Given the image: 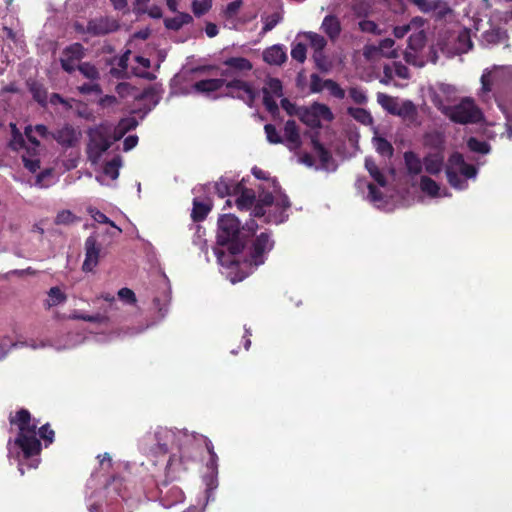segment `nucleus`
Instances as JSON below:
<instances>
[{
  "instance_id": "f257e3e1",
  "label": "nucleus",
  "mask_w": 512,
  "mask_h": 512,
  "mask_svg": "<svg viewBox=\"0 0 512 512\" xmlns=\"http://www.w3.org/2000/svg\"><path fill=\"white\" fill-rule=\"evenodd\" d=\"M204 445L208 454L207 473L203 476L206 487V503L214 500V491L218 487V456L214 451L212 442L205 436L189 433L186 429H170L157 427L153 432L146 433L139 441L140 449L154 455L171 456L167 462L170 469L176 458H189L191 450Z\"/></svg>"
},
{
  "instance_id": "f03ea898",
  "label": "nucleus",
  "mask_w": 512,
  "mask_h": 512,
  "mask_svg": "<svg viewBox=\"0 0 512 512\" xmlns=\"http://www.w3.org/2000/svg\"><path fill=\"white\" fill-rule=\"evenodd\" d=\"M89 336L76 333L62 338H45L39 342L30 340L25 345L32 349L52 347L56 350L71 349L83 343L88 338H93L96 342L106 343L115 339L132 337L144 332L149 325H143L141 322H89Z\"/></svg>"
},
{
  "instance_id": "7ed1b4c3",
  "label": "nucleus",
  "mask_w": 512,
  "mask_h": 512,
  "mask_svg": "<svg viewBox=\"0 0 512 512\" xmlns=\"http://www.w3.org/2000/svg\"><path fill=\"white\" fill-rule=\"evenodd\" d=\"M11 422L17 424L19 433L13 442H8L9 456L15 455L18 457L22 453L27 461V466L29 468H36L39 464V459H31V457L38 455L41 450V444L36 433L37 423L31 421L30 413L27 410L18 411Z\"/></svg>"
},
{
  "instance_id": "20e7f679",
  "label": "nucleus",
  "mask_w": 512,
  "mask_h": 512,
  "mask_svg": "<svg viewBox=\"0 0 512 512\" xmlns=\"http://www.w3.org/2000/svg\"><path fill=\"white\" fill-rule=\"evenodd\" d=\"M257 223L251 219L240 228L239 220L232 214H225L219 218L217 243L220 246H227L232 255L242 251L247 239L257 230Z\"/></svg>"
},
{
  "instance_id": "39448f33",
  "label": "nucleus",
  "mask_w": 512,
  "mask_h": 512,
  "mask_svg": "<svg viewBox=\"0 0 512 512\" xmlns=\"http://www.w3.org/2000/svg\"><path fill=\"white\" fill-rule=\"evenodd\" d=\"M437 108L452 122L458 124L477 123L482 119V112L471 98H463L456 105H444L435 101Z\"/></svg>"
},
{
  "instance_id": "423d86ee",
  "label": "nucleus",
  "mask_w": 512,
  "mask_h": 512,
  "mask_svg": "<svg viewBox=\"0 0 512 512\" xmlns=\"http://www.w3.org/2000/svg\"><path fill=\"white\" fill-rule=\"evenodd\" d=\"M89 138L87 153L92 163H97L102 154L111 147L114 141L118 140V137L112 136L111 129L105 126L92 129L89 132Z\"/></svg>"
},
{
  "instance_id": "0eeeda50",
  "label": "nucleus",
  "mask_w": 512,
  "mask_h": 512,
  "mask_svg": "<svg viewBox=\"0 0 512 512\" xmlns=\"http://www.w3.org/2000/svg\"><path fill=\"white\" fill-rule=\"evenodd\" d=\"M225 88L228 96L242 100L249 107H253L256 98L259 96V91L250 82L242 78L225 79Z\"/></svg>"
},
{
  "instance_id": "6e6552de",
  "label": "nucleus",
  "mask_w": 512,
  "mask_h": 512,
  "mask_svg": "<svg viewBox=\"0 0 512 512\" xmlns=\"http://www.w3.org/2000/svg\"><path fill=\"white\" fill-rule=\"evenodd\" d=\"M253 68L250 60L244 57H230L223 61L220 68L222 79L242 78L247 75Z\"/></svg>"
},
{
  "instance_id": "1a4fd4ad",
  "label": "nucleus",
  "mask_w": 512,
  "mask_h": 512,
  "mask_svg": "<svg viewBox=\"0 0 512 512\" xmlns=\"http://www.w3.org/2000/svg\"><path fill=\"white\" fill-rule=\"evenodd\" d=\"M119 25L116 20L109 17H99L88 21L87 26L83 29L92 36H102L111 32L116 31ZM78 31H82L80 26H77Z\"/></svg>"
},
{
  "instance_id": "9d476101",
  "label": "nucleus",
  "mask_w": 512,
  "mask_h": 512,
  "mask_svg": "<svg viewBox=\"0 0 512 512\" xmlns=\"http://www.w3.org/2000/svg\"><path fill=\"white\" fill-rule=\"evenodd\" d=\"M85 56V48L80 43H74L66 47L60 58L61 67L64 71L72 73L76 70V63Z\"/></svg>"
},
{
  "instance_id": "9b49d317",
  "label": "nucleus",
  "mask_w": 512,
  "mask_h": 512,
  "mask_svg": "<svg viewBox=\"0 0 512 512\" xmlns=\"http://www.w3.org/2000/svg\"><path fill=\"white\" fill-rule=\"evenodd\" d=\"M85 260L82 269L85 272H91L98 265L101 256V245L97 242L95 235H90L85 240Z\"/></svg>"
},
{
  "instance_id": "f8f14e48",
  "label": "nucleus",
  "mask_w": 512,
  "mask_h": 512,
  "mask_svg": "<svg viewBox=\"0 0 512 512\" xmlns=\"http://www.w3.org/2000/svg\"><path fill=\"white\" fill-rule=\"evenodd\" d=\"M510 70L509 66H497L494 65L490 69H485L481 76V93L480 95L484 97L488 95L493 88L495 83H498L502 80L503 75Z\"/></svg>"
},
{
  "instance_id": "ddd939ff",
  "label": "nucleus",
  "mask_w": 512,
  "mask_h": 512,
  "mask_svg": "<svg viewBox=\"0 0 512 512\" xmlns=\"http://www.w3.org/2000/svg\"><path fill=\"white\" fill-rule=\"evenodd\" d=\"M274 242L268 233H261L253 244L250 256L251 264L259 266L264 263V254L272 250Z\"/></svg>"
},
{
  "instance_id": "4468645a",
  "label": "nucleus",
  "mask_w": 512,
  "mask_h": 512,
  "mask_svg": "<svg viewBox=\"0 0 512 512\" xmlns=\"http://www.w3.org/2000/svg\"><path fill=\"white\" fill-rule=\"evenodd\" d=\"M450 169L460 172L466 178H474L477 174L475 166L467 164L462 154L458 152L453 153L448 159L446 171Z\"/></svg>"
},
{
  "instance_id": "2eb2a0df",
  "label": "nucleus",
  "mask_w": 512,
  "mask_h": 512,
  "mask_svg": "<svg viewBox=\"0 0 512 512\" xmlns=\"http://www.w3.org/2000/svg\"><path fill=\"white\" fill-rule=\"evenodd\" d=\"M284 144L290 151H297L302 145L298 126L294 120H288L284 125Z\"/></svg>"
},
{
  "instance_id": "dca6fc26",
  "label": "nucleus",
  "mask_w": 512,
  "mask_h": 512,
  "mask_svg": "<svg viewBox=\"0 0 512 512\" xmlns=\"http://www.w3.org/2000/svg\"><path fill=\"white\" fill-rule=\"evenodd\" d=\"M78 132L70 125H64L51 134L60 145L72 147L78 141Z\"/></svg>"
},
{
  "instance_id": "f3484780",
  "label": "nucleus",
  "mask_w": 512,
  "mask_h": 512,
  "mask_svg": "<svg viewBox=\"0 0 512 512\" xmlns=\"http://www.w3.org/2000/svg\"><path fill=\"white\" fill-rule=\"evenodd\" d=\"M444 165V155L441 152L428 153L423 158V167L428 174H439Z\"/></svg>"
},
{
  "instance_id": "a211bd4d",
  "label": "nucleus",
  "mask_w": 512,
  "mask_h": 512,
  "mask_svg": "<svg viewBox=\"0 0 512 512\" xmlns=\"http://www.w3.org/2000/svg\"><path fill=\"white\" fill-rule=\"evenodd\" d=\"M263 59L270 65H281L286 59V51L281 45H273L263 52Z\"/></svg>"
},
{
  "instance_id": "6ab92c4d",
  "label": "nucleus",
  "mask_w": 512,
  "mask_h": 512,
  "mask_svg": "<svg viewBox=\"0 0 512 512\" xmlns=\"http://www.w3.org/2000/svg\"><path fill=\"white\" fill-rule=\"evenodd\" d=\"M404 162L407 173L410 176L419 175L423 170V160L413 151H406L404 153Z\"/></svg>"
},
{
  "instance_id": "aec40b11",
  "label": "nucleus",
  "mask_w": 512,
  "mask_h": 512,
  "mask_svg": "<svg viewBox=\"0 0 512 512\" xmlns=\"http://www.w3.org/2000/svg\"><path fill=\"white\" fill-rule=\"evenodd\" d=\"M223 86H225V79L213 78L197 81L194 83L193 88L200 93H210L219 90Z\"/></svg>"
},
{
  "instance_id": "412c9836",
  "label": "nucleus",
  "mask_w": 512,
  "mask_h": 512,
  "mask_svg": "<svg viewBox=\"0 0 512 512\" xmlns=\"http://www.w3.org/2000/svg\"><path fill=\"white\" fill-rule=\"evenodd\" d=\"M417 115V108L411 100L401 101L396 116H399L410 123H415Z\"/></svg>"
},
{
  "instance_id": "4be33fe9",
  "label": "nucleus",
  "mask_w": 512,
  "mask_h": 512,
  "mask_svg": "<svg viewBox=\"0 0 512 512\" xmlns=\"http://www.w3.org/2000/svg\"><path fill=\"white\" fill-rule=\"evenodd\" d=\"M321 28L331 39L337 38L341 32L340 22L334 15H327L323 19Z\"/></svg>"
},
{
  "instance_id": "5701e85b",
  "label": "nucleus",
  "mask_w": 512,
  "mask_h": 512,
  "mask_svg": "<svg viewBox=\"0 0 512 512\" xmlns=\"http://www.w3.org/2000/svg\"><path fill=\"white\" fill-rule=\"evenodd\" d=\"M377 102L381 105V107L384 110H386L388 113L392 115L397 114L399 105L401 104V101H399L397 98L382 92H379L377 94Z\"/></svg>"
},
{
  "instance_id": "b1692460",
  "label": "nucleus",
  "mask_w": 512,
  "mask_h": 512,
  "mask_svg": "<svg viewBox=\"0 0 512 512\" xmlns=\"http://www.w3.org/2000/svg\"><path fill=\"white\" fill-rule=\"evenodd\" d=\"M394 40L386 38L380 41L378 46H372L369 50L379 51V54L383 57L394 59L398 57V52L394 49Z\"/></svg>"
},
{
  "instance_id": "393cba45",
  "label": "nucleus",
  "mask_w": 512,
  "mask_h": 512,
  "mask_svg": "<svg viewBox=\"0 0 512 512\" xmlns=\"http://www.w3.org/2000/svg\"><path fill=\"white\" fill-rule=\"evenodd\" d=\"M193 18L188 13H179L173 18H166L164 20L165 27L171 30H179L182 26L192 22Z\"/></svg>"
},
{
  "instance_id": "a878e982",
  "label": "nucleus",
  "mask_w": 512,
  "mask_h": 512,
  "mask_svg": "<svg viewBox=\"0 0 512 512\" xmlns=\"http://www.w3.org/2000/svg\"><path fill=\"white\" fill-rule=\"evenodd\" d=\"M116 92L122 98H125L128 96H133L134 98H144L152 92V89H148L140 94V93H137V90L133 86H131L129 83L122 82L116 86Z\"/></svg>"
},
{
  "instance_id": "bb28decb",
  "label": "nucleus",
  "mask_w": 512,
  "mask_h": 512,
  "mask_svg": "<svg viewBox=\"0 0 512 512\" xmlns=\"http://www.w3.org/2000/svg\"><path fill=\"white\" fill-rule=\"evenodd\" d=\"M375 150L382 156L390 158L393 155L394 148L392 144L381 136H374L372 139Z\"/></svg>"
},
{
  "instance_id": "cd10ccee",
  "label": "nucleus",
  "mask_w": 512,
  "mask_h": 512,
  "mask_svg": "<svg viewBox=\"0 0 512 512\" xmlns=\"http://www.w3.org/2000/svg\"><path fill=\"white\" fill-rule=\"evenodd\" d=\"M420 189L431 197H440V186L430 177L421 176Z\"/></svg>"
},
{
  "instance_id": "c85d7f7f",
  "label": "nucleus",
  "mask_w": 512,
  "mask_h": 512,
  "mask_svg": "<svg viewBox=\"0 0 512 512\" xmlns=\"http://www.w3.org/2000/svg\"><path fill=\"white\" fill-rule=\"evenodd\" d=\"M211 210V203L209 201H199L197 199L193 202L192 218L194 221H202L209 211Z\"/></svg>"
},
{
  "instance_id": "c756f323",
  "label": "nucleus",
  "mask_w": 512,
  "mask_h": 512,
  "mask_svg": "<svg viewBox=\"0 0 512 512\" xmlns=\"http://www.w3.org/2000/svg\"><path fill=\"white\" fill-rule=\"evenodd\" d=\"M347 112L353 119L363 125H371L373 123L372 115L364 108L349 107Z\"/></svg>"
},
{
  "instance_id": "7c9ffc66",
  "label": "nucleus",
  "mask_w": 512,
  "mask_h": 512,
  "mask_svg": "<svg viewBox=\"0 0 512 512\" xmlns=\"http://www.w3.org/2000/svg\"><path fill=\"white\" fill-rule=\"evenodd\" d=\"M255 202V193L252 190L244 189L236 199V206L240 210L250 209Z\"/></svg>"
},
{
  "instance_id": "2f4dec72",
  "label": "nucleus",
  "mask_w": 512,
  "mask_h": 512,
  "mask_svg": "<svg viewBox=\"0 0 512 512\" xmlns=\"http://www.w3.org/2000/svg\"><path fill=\"white\" fill-rule=\"evenodd\" d=\"M298 118L303 123L312 128L320 127L319 119L316 117V114L314 113L312 106L302 107L300 109Z\"/></svg>"
},
{
  "instance_id": "473e14b6",
  "label": "nucleus",
  "mask_w": 512,
  "mask_h": 512,
  "mask_svg": "<svg viewBox=\"0 0 512 512\" xmlns=\"http://www.w3.org/2000/svg\"><path fill=\"white\" fill-rule=\"evenodd\" d=\"M263 95H270L272 97L282 96V84L279 79L269 78L263 87Z\"/></svg>"
},
{
  "instance_id": "72a5a7b5",
  "label": "nucleus",
  "mask_w": 512,
  "mask_h": 512,
  "mask_svg": "<svg viewBox=\"0 0 512 512\" xmlns=\"http://www.w3.org/2000/svg\"><path fill=\"white\" fill-rule=\"evenodd\" d=\"M29 90L32 93L33 98L40 105L44 106L46 104L48 93H47L46 88L42 84H40L38 82H32L29 85Z\"/></svg>"
},
{
  "instance_id": "f704fd0d",
  "label": "nucleus",
  "mask_w": 512,
  "mask_h": 512,
  "mask_svg": "<svg viewBox=\"0 0 512 512\" xmlns=\"http://www.w3.org/2000/svg\"><path fill=\"white\" fill-rule=\"evenodd\" d=\"M304 35L308 39L311 48L314 50V53L323 51L327 45V41L320 34L314 32H306Z\"/></svg>"
},
{
  "instance_id": "c9c22d12",
  "label": "nucleus",
  "mask_w": 512,
  "mask_h": 512,
  "mask_svg": "<svg viewBox=\"0 0 512 512\" xmlns=\"http://www.w3.org/2000/svg\"><path fill=\"white\" fill-rule=\"evenodd\" d=\"M313 111L316 114V117L319 119V123L321 124V120L331 121L334 116L331 109L322 103L314 102L312 105Z\"/></svg>"
},
{
  "instance_id": "e433bc0d",
  "label": "nucleus",
  "mask_w": 512,
  "mask_h": 512,
  "mask_svg": "<svg viewBox=\"0 0 512 512\" xmlns=\"http://www.w3.org/2000/svg\"><path fill=\"white\" fill-rule=\"evenodd\" d=\"M137 125L138 122L134 117L122 119L115 129L114 134L118 139H120L125 133L136 128Z\"/></svg>"
},
{
  "instance_id": "4c0bfd02",
  "label": "nucleus",
  "mask_w": 512,
  "mask_h": 512,
  "mask_svg": "<svg viewBox=\"0 0 512 512\" xmlns=\"http://www.w3.org/2000/svg\"><path fill=\"white\" fill-rule=\"evenodd\" d=\"M79 72L87 79L96 81L100 77V73L95 65L89 62H83L77 66Z\"/></svg>"
},
{
  "instance_id": "58836bf2",
  "label": "nucleus",
  "mask_w": 512,
  "mask_h": 512,
  "mask_svg": "<svg viewBox=\"0 0 512 512\" xmlns=\"http://www.w3.org/2000/svg\"><path fill=\"white\" fill-rule=\"evenodd\" d=\"M121 166V158L114 157L111 161L107 162L104 166V174L112 180H116L119 176V168Z\"/></svg>"
},
{
  "instance_id": "ea45409f",
  "label": "nucleus",
  "mask_w": 512,
  "mask_h": 512,
  "mask_svg": "<svg viewBox=\"0 0 512 512\" xmlns=\"http://www.w3.org/2000/svg\"><path fill=\"white\" fill-rule=\"evenodd\" d=\"M426 41V36L423 31L412 34L408 39V49L414 52L421 50Z\"/></svg>"
},
{
  "instance_id": "a19ab883",
  "label": "nucleus",
  "mask_w": 512,
  "mask_h": 512,
  "mask_svg": "<svg viewBox=\"0 0 512 512\" xmlns=\"http://www.w3.org/2000/svg\"><path fill=\"white\" fill-rule=\"evenodd\" d=\"M446 175L448 182L452 187L458 190H463L467 187V182L461 177L460 172L450 169L446 171Z\"/></svg>"
},
{
  "instance_id": "79ce46f5",
  "label": "nucleus",
  "mask_w": 512,
  "mask_h": 512,
  "mask_svg": "<svg viewBox=\"0 0 512 512\" xmlns=\"http://www.w3.org/2000/svg\"><path fill=\"white\" fill-rule=\"evenodd\" d=\"M66 300V295L61 291L59 287H52L48 291L47 295V304L48 306H56L60 303H63Z\"/></svg>"
},
{
  "instance_id": "37998d69",
  "label": "nucleus",
  "mask_w": 512,
  "mask_h": 512,
  "mask_svg": "<svg viewBox=\"0 0 512 512\" xmlns=\"http://www.w3.org/2000/svg\"><path fill=\"white\" fill-rule=\"evenodd\" d=\"M88 213L89 215L98 223H103V224H109L110 226L114 227L115 229H117V231L120 233L122 230L116 226V224L111 221L105 214H103L102 212H100L98 209L94 208V207H89L88 208Z\"/></svg>"
},
{
  "instance_id": "c03bdc74",
  "label": "nucleus",
  "mask_w": 512,
  "mask_h": 512,
  "mask_svg": "<svg viewBox=\"0 0 512 512\" xmlns=\"http://www.w3.org/2000/svg\"><path fill=\"white\" fill-rule=\"evenodd\" d=\"M432 12H434L437 19H444L452 13V9L446 1L436 0Z\"/></svg>"
},
{
  "instance_id": "a18cd8bd",
  "label": "nucleus",
  "mask_w": 512,
  "mask_h": 512,
  "mask_svg": "<svg viewBox=\"0 0 512 512\" xmlns=\"http://www.w3.org/2000/svg\"><path fill=\"white\" fill-rule=\"evenodd\" d=\"M326 89L329 91L330 95L337 99L345 98V90L340 87V85L332 79H325Z\"/></svg>"
},
{
  "instance_id": "49530a36",
  "label": "nucleus",
  "mask_w": 512,
  "mask_h": 512,
  "mask_svg": "<svg viewBox=\"0 0 512 512\" xmlns=\"http://www.w3.org/2000/svg\"><path fill=\"white\" fill-rule=\"evenodd\" d=\"M458 47L457 50L461 53H465L472 48V41L468 30H463L458 35Z\"/></svg>"
},
{
  "instance_id": "de8ad7c7",
  "label": "nucleus",
  "mask_w": 512,
  "mask_h": 512,
  "mask_svg": "<svg viewBox=\"0 0 512 512\" xmlns=\"http://www.w3.org/2000/svg\"><path fill=\"white\" fill-rule=\"evenodd\" d=\"M266 138L271 144H281L284 142L283 137L279 134L276 127L272 124H266L264 126Z\"/></svg>"
},
{
  "instance_id": "09e8293b",
  "label": "nucleus",
  "mask_w": 512,
  "mask_h": 512,
  "mask_svg": "<svg viewBox=\"0 0 512 512\" xmlns=\"http://www.w3.org/2000/svg\"><path fill=\"white\" fill-rule=\"evenodd\" d=\"M349 97L354 103L359 105L366 104L368 101L365 90L360 87H351L349 89Z\"/></svg>"
},
{
  "instance_id": "8fccbe9b",
  "label": "nucleus",
  "mask_w": 512,
  "mask_h": 512,
  "mask_svg": "<svg viewBox=\"0 0 512 512\" xmlns=\"http://www.w3.org/2000/svg\"><path fill=\"white\" fill-rule=\"evenodd\" d=\"M212 3L210 0H194L192 2V11L196 16L204 15L211 8Z\"/></svg>"
},
{
  "instance_id": "3c124183",
  "label": "nucleus",
  "mask_w": 512,
  "mask_h": 512,
  "mask_svg": "<svg viewBox=\"0 0 512 512\" xmlns=\"http://www.w3.org/2000/svg\"><path fill=\"white\" fill-rule=\"evenodd\" d=\"M312 144H313V148L315 150V152L317 153L320 161L323 163V164H326L328 163V161L330 160L331 158V155L329 154V152L323 147V145L315 138L312 139Z\"/></svg>"
},
{
  "instance_id": "603ef678",
  "label": "nucleus",
  "mask_w": 512,
  "mask_h": 512,
  "mask_svg": "<svg viewBox=\"0 0 512 512\" xmlns=\"http://www.w3.org/2000/svg\"><path fill=\"white\" fill-rule=\"evenodd\" d=\"M468 147L470 150L482 154L489 152V145L484 141L477 140L476 138H470L468 140Z\"/></svg>"
},
{
  "instance_id": "864d4df0",
  "label": "nucleus",
  "mask_w": 512,
  "mask_h": 512,
  "mask_svg": "<svg viewBox=\"0 0 512 512\" xmlns=\"http://www.w3.org/2000/svg\"><path fill=\"white\" fill-rule=\"evenodd\" d=\"M359 29L362 32L371 33V34H375V35H380L382 33L381 30L379 29L378 25L374 21L366 20V19L361 20L359 22Z\"/></svg>"
},
{
  "instance_id": "5fc2aeb1",
  "label": "nucleus",
  "mask_w": 512,
  "mask_h": 512,
  "mask_svg": "<svg viewBox=\"0 0 512 512\" xmlns=\"http://www.w3.org/2000/svg\"><path fill=\"white\" fill-rule=\"evenodd\" d=\"M291 57L294 60L303 63L306 59V46L302 43L295 44L291 50Z\"/></svg>"
},
{
  "instance_id": "6e6d98bb",
  "label": "nucleus",
  "mask_w": 512,
  "mask_h": 512,
  "mask_svg": "<svg viewBox=\"0 0 512 512\" xmlns=\"http://www.w3.org/2000/svg\"><path fill=\"white\" fill-rule=\"evenodd\" d=\"M22 161L25 168L32 173H35L40 168V160L34 154L30 156L23 155Z\"/></svg>"
},
{
  "instance_id": "4d7b16f0",
  "label": "nucleus",
  "mask_w": 512,
  "mask_h": 512,
  "mask_svg": "<svg viewBox=\"0 0 512 512\" xmlns=\"http://www.w3.org/2000/svg\"><path fill=\"white\" fill-rule=\"evenodd\" d=\"M410 4L415 5L421 12H432L436 0H408Z\"/></svg>"
},
{
  "instance_id": "13d9d810",
  "label": "nucleus",
  "mask_w": 512,
  "mask_h": 512,
  "mask_svg": "<svg viewBox=\"0 0 512 512\" xmlns=\"http://www.w3.org/2000/svg\"><path fill=\"white\" fill-rule=\"evenodd\" d=\"M280 21L281 16L279 13H273L272 15L265 17L262 33H267L268 31H271Z\"/></svg>"
},
{
  "instance_id": "bf43d9fd",
  "label": "nucleus",
  "mask_w": 512,
  "mask_h": 512,
  "mask_svg": "<svg viewBox=\"0 0 512 512\" xmlns=\"http://www.w3.org/2000/svg\"><path fill=\"white\" fill-rule=\"evenodd\" d=\"M503 36L500 29H491L483 33V40L489 44L498 43Z\"/></svg>"
},
{
  "instance_id": "052dcab7",
  "label": "nucleus",
  "mask_w": 512,
  "mask_h": 512,
  "mask_svg": "<svg viewBox=\"0 0 512 512\" xmlns=\"http://www.w3.org/2000/svg\"><path fill=\"white\" fill-rule=\"evenodd\" d=\"M76 220L75 215L69 210H63L56 216L55 223L69 225Z\"/></svg>"
},
{
  "instance_id": "680f3d73",
  "label": "nucleus",
  "mask_w": 512,
  "mask_h": 512,
  "mask_svg": "<svg viewBox=\"0 0 512 512\" xmlns=\"http://www.w3.org/2000/svg\"><path fill=\"white\" fill-rule=\"evenodd\" d=\"M325 80L317 74H312L310 77V90L313 93H319L326 89Z\"/></svg>"
},
{
  "instance_id": "e2e57ef3",
  "label": "nucleus",
  "mask_w": 512,
  "mask_h": 512,
  "mask_svg": "<svg viewBox=\"0 0 512 512\" xmlns=\"http://www.w3.org/2000/svg\"><path fill=\"white\" fill-rule=\"evenodd\" d=\"M118 297L126 304H135L137 301L135 293L126 287L118 291Z\"/></svg>"
},
{
  "instance_id": "0e129e2a",
  "label": "nucleus",
  "mask_w": 512,
  "mask_h": 512,
  "mask_svg": "<svg viewBox=\"0 0 512 512\" xmlns=\"http://www.w3.org/2000/svg\"><path fill=\"white\" fill-rule=\"evenodd\" d=\"M313 59L320 70L327 72L330 69V63L324 56L323 51L314 53Z\"/></svg>"
},
{
  "instance_id": "69168bd1",
  "label": "nucleus",
  "mask_w": 512,
  "mask_h": 512,
  "mask_svg": "<svg viewBox=\"0 0 512 512\" xmlns=\"http://www.w3.org/2000/svg\"><path fill=\"white\" fill-rule=\"evenodd\" d=\"M242 5H243L242 0H236V1L229 3L224 11L225 16L227 18H232V17L236 16L237 13L239 12L240 8L242 7Z\"/></svg>"
},
{
  "instance_id": "338daca9",
  "label": "nucleus",
  "mask_w": 512,
  "mask_h": 512,
  "mask_svg": "<svg viewBox=\"0 0 512 512\" xmlns=\"http://www.w3.org/2000/svg\"><path fill=\"white\" fill-rule=\"evenodd\" d=\"M281 107L291 116H299L300 109L302 107H298L292 102H290L287 98L281 100Z\"/></svg>"
},
{
  "instance_id": "774afa93",
  "label": "nucleus",
  "mask_w": 512,
  "mask_h": 512,
  "mask_svg": "<svg viewBox=\"0 0 512 512\" xmlns=\"http://www.w3.org/2000/svg\"><path fill=\"white\" fill-rule=\"evenodd\" d=\"M214 187H215L217 194L220 197H224L231 193V186L224 180H220V181L216 182Z\"/></svg>"
}]
</instances>
